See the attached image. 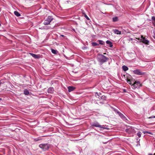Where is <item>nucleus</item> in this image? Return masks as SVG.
I'll list each match as a JSON object with an SVG mask.
<instances>
[{
  "label": "nucleus",
  "mask_w": 155,
  "mask_h": 155,
  "mask_svg": "<svg viewBox=\"0 0 155 155\" xmlns=\"http://www.w3.org/2000/svg\"><path fill=\"white\" fill-rule=\"evenodd\" d=\"M84 16L87 20H90V19L85 14H84Z\"/></svg>",
  "instance_id": "24"
},
{
  "label": "nucleus",
  "mask_w": 155,
  "mask_h": 155,
  "mask_svg": "<svg viewBox=\"0 0 155 155\" xmlns=\"http://www.w3.org/2000/svg\"><path fill=\"white\" fill-rule=\"evenodd\" d=\"M137 136L139 137H141V132H139L137 133Z\"/></svg>",
  "instance_id": "26"
},
{
  "label": "nucleus",
  "mask_w": 155,
  "mask_h": 155,
  "mask_svg": "<svg viewBox=\"0 0 155 155\" xmlns=\"http://www.w3.org/2000/svg\"><path fill=\"white\" fill-rule=\"evenodd\" d=\"M57 51L53 49H51V52L52 53L55 54H57Z\"/></svg>",
  "instance_id": "23"
},
{
  "label": "nucleus",
  "mask_w": 155,
  "mask_h": 155,
  "mask_svg": "<svg viewBox=\"0 0 155 155\" xmlns=\"http://www.w3.org/2000/svg\"><path fill=\"white\" fill-rule=\"evenodd\" d=\"M97 58L98 61L101 64L106 62L108 59V58L105 56L99 54H98Z\"/></svg>",
  "instance_id": "1"
},
{
  "label": "nucleus",
  "mask_w": 155,
  "mask_h": 155,
  "mask_svg": "<svg viewBox=\"0 0 155 155\" xmlns=\"http://www.w3.org/2000/svg\"><path fill=\"white\" fill-rule=\"evenodd\" d=\"M55 27V25H53L52 26H46L45 28L46 30L50 29H53L54 27Z\"/></svg>",
  "instance_id": "17"
},
{
  "label": "nucleus",
  "mask_w": 155,
  "mask_h": 155,
  "mask_svg": "<svg viewBox=\"0 0 155 155\" xmlns=\"http://www.w3.org/2000/svg\"><path fill=\"white\" fill-rule=\"evenodd\" d=\"M114 32L117 34H119L120 35L121 34V31H119L118 30L115 29L114 30Z\"/></svg>",
  "instance_id": "13"
},
{
  "label": "nucleus",
  "mask_w": 155,
  "mask_h": 155,
  "mask_svg": "<svg viewBox=\"0 0 155 155\" xmlns=\"http://www.w3.org/2000/svg\"><path fill=\"white\" fill-rule=\"evenodd\" d=\"M132 128L131 127H130L129 128L126 129L125 130L126 132L129 133L131 132L132 131Z\"/></svg>",
  "instance_id": "15"
},
{
  "label": "nucleus",
  "mask_w": 155,
  "mask_h": 155,
  "mask_svg": "<svg viewBox=\"0 0 155 155\" xmlns=\"http://www.w3.org/2000/svg\"><path fill=\"white\" fill-rule=\"evenodd\" d=\"M92 126L96 127H98L104 129H107L106 127H104V125H101L99 123L97 122H94L93 123Z\"/></svg>",
  "instance_id": "4"
},
{
  "label": "nucleus",
  "mask_w": 155,
  "mask_h": 155,
  "mask_svg": "<svg viewBox=\"0 0 155 155\" xmlns=\"http://www.w3.org/2000/svg\"><path fill=\"white\" fill-rule=\"evenodd\" d=\"M14 14L17 17L20 16V14L17 11H15L14 12Z\"/></svg>",
  "instance_id": "18"
},
{
  "label": "nucleus",
  "mask_w": 155,
  "mask_h": 155,
  "mask_svg": "<svg viewBox=\"0 0 155 155\" xmlns=\"http://www.w3.org/2000/svg\"><path fill=\"white\" fill-rule=\"evenodd\" d=\"M106 54V53H104V54Z\"/></svg>",
  "instance_id": "36"
},
{
  "label": "nucleus",
  "mask_w": 155,
  "mask_h": 155,
  "mask_svg": "<svg viewBox=\"0 0 155 155\" xmlns=\"http://www.w3.org/2000/svg\"><path fill=\"white\" fill-rule=\"evenodd\" d=\"M134 73L138 75H143L144 74V73L141 72L139 70H136L133 71Z\"/></svg>",
  "instance_id": "6"
},
{
  "label": "nucleus",
  "mask_w": 155,
  "mask_h": 155,
  "mask_svg": "<svg viewBox=\"0 0 155 155\" xmlns=\"http://www.w3.org/2000/svg\"><path fill=\"white\" fill-rule=\"evenodd\" d=\"M2 100V99L1 98H0V100Z\"/></svg>",
  "instance_id": "34"
},
{
  "label": "nucleus",
  "mask_w": 155,
  "mask_h": 155,
  "mask_svg": "<svg viewBox=\"0 0 155 155\" xmlns=\"http://www.w3.org/2000/svg\"><path fill=\"white\" fill-rule=\"evenodd\" d=\"M68 91L69 92H71L74 91L75 89V87L72 86H69L68 87Z\"/></svg>",
  "instance_id": "8"
},
{
  "label": "nucleus",
  "mask_w": 155,
  "mask_h": 155,
  "mask_svg": "<svg viewBox=\"0 0 155 155\" xmlns=\"http://www.w3.org/2000/svg\"><path fill=\"white\" fill-rule=\"evenodd\" d=\"M127 82L129 84L131 85L132 86V84H133V82H134V81L131 80L130 79H129L128 78H127Z\"/></svg>",
  "instance_id": "11"
},
{
  "label": "nucleus",
  "mask_w": 155,
  "mask_h": 155,
  "mask_svg": "<svg viewBox=\"0 0 155 155\" xmlns=\"http://www.w3.org/2000/svg\"><path fill=\"white\" fill-rule=\"evenodd\" d=\"M140 84L139 81H135L133 82V84H132V88L135 89L138 87V86H140Z\"/></svg>",
  "instance_id": "5"
},
{
  "label": "nucleus",
  "mask_w": 155,
  "mask_h": 155,
  "mask_svg": "<svg viewBox=\"0 0 155 155\" xmlns=\"http://www.w3.org/2000/svg\"><path fill=\"white\" fill-rule=\"evenodd\" d=\"M116 112L117 113L119 116L123 119H124L126 118V117L121 113L119 112V111H117V110H115Z\"/></svg>",
  "instance_id": "7"
},
{
  "label": "nucleus",
  "mask_w": 155,
  "mask_h": 155,
  "mask_svg": "<svg viewBox=\"0 0 155 155\" xmlns=\"http://www.w3.org/2000/svg\"><path fill=\"white\" fill-rule=\"evenodd\" d=\"M92 45L93 46H96L98 45L97 43L95 42H92Z\"/></svg>",
  "instance_id": "25"
},
{
  "label": "nucleus",
  "mask_w": 155,
  "mask_h": 155,
  "mask_svg": "<svg viewBox=\"0 0 155 155\" xmlns=\"http://www.w3.org/2000/svg\"><path fill=\"white\" fill-rule=\"evenodd\" d=\"M149 155H155V153L153 155L152 154L150 153L149 154Z\"/></svg>",
  "instance_id": "30"
},
{
  "label": "nucleus",
  "mask_w": 155,
  "mask_h": 155,
  "mask_svg": "<svg viewBox=\"0 0 155 155\" xmlns=\"http://www.w3.org/2000/svg\"><path fill=\"white\" fill-rule=\"evenodd\" d=\"M106 43L107 44L110 45L109 47H110L112 48L113 47V45H112V43L111 42L107 40L106 41Z\"/></svg>",
  "instance_id": "14"
},
{
  "label": "nucleus",
  "mask_w": 155,
  "mask_h": 155,
  "mask_svg": "<svg viewBox=\"0 0 155 155\" xmlns=\"http://www.w3.org/2000/svg\"><path fill=\"white\" fill-rule=\"evenodd\" d=\"M142 42L146 45H148L149 44V41L146 39L145 38H143V39L142 40Z\"/></svg>",
  "instance_id": "9"
},
{
  "label": "nucleus",
  "mask_w": 155,
  "mask_h": 155,
  "mask_svg": "<svg viewBox=\"0 0 155 155\" xmlns=\"http://www.w3.org/2000/svg\"><path fill=\"white\" fill-rule=\"evenodd\" d=\"M33 57L35 58H39L38 55H36L33 53H29Z\"/></svg>",
  "instance_id": "12"
},
{
  "label": "nucleus",
  "mask_w": 155,
  "mask_h": 155,
  "mask_svg": "<svg viewBox=\"0 0 155 155\" xmlns=\"http://www.w3.org/2000/svg\"><path fill=\"white\" fill-rule=\"evenodd\" d=\"M54 91V89L52 87H50L48 89V92L49 93H52Z\"/></svg>",
  "instance_id": "10"
},
{
  "label": "nucleus",
  "mask_w": 155,
  "mask_h": 155,
  "mask_svg": "<svg viewBox=\"0 0 155 155\" xmlns=\"http://www.w3.org/2000/svg\"><path fill=\"white\" fill-rule=\"evenodd\" d=\"M118 18L117 17H115L113 18V21L114 22H116L117 21Z\"/></svg>",
  "instance_id": "22"
},
{
  "label": "nucleus",
  "mask_w": 155,
  "mask_h": 155,
  "mask_svg": "<svg viewBox=\"0 0 155 155\" xmlns=\"http://www.w3.org/2000/svg\"><path fill=\"white\" fill-rule=\"evenodd\" d=\"M154 38L155 39V36L154 37Z\"/></svg>",
  "instance_id": "35"
},
{
  "label": "nucleus",
  "mask_w": 155,
  "mask_h": 155,
  "mask_svg": "<svg viewBox=\"0 0 155 155\" xmlns=\"http://www.w3.org/2000/svg\"><path fill=\"white\" fill-rule=\"evenodd\" d=\"M24 94L26 95H28L29 94V92L28 90H25L24 91Z\"/></svg>",
  "instance_id": "21"
},
{
  "label": "nucleus",
  "mask_w": 155,
  "mask_h": 155,
  "mask_svg": "<svg viewBox=\"0 0 155 155\" xmlns=\"http://www.w3.org/2000/svg\"><path fill=\"white\" fill-rule=\"evenodd\" d=\"M143 38H144L143 35L141 36V38H142V40L143 39Z\"/></svg>",
  "instance_id": "32"
},
{
  "label": "nucleus",
  "mask_w": 155,
  "mask_h": 155,
  "mask_svg": "<svg viewBox=\"0 0 155 155\" xmlns=\"http://www.w3.org/2000/svg\"><path fill=\"white\" fill-rule=\"evenodd\" d=\"M39 146L43 150L46 151L50 147V145L47 143L41 144L39 145Z\"/></svg>",
  "instance_id": "2"
},
{
  "label": "nucleus",
  "mask_w": 155,
  "mask_h": 155,
  "mask_svg": "<svg viewBox=\"0 0 155 155\" xmlns=\"http://www.w3.org/2000/svg\"><path fill=\"white\" fill-rule=\"evenodd\" d=\"M40 140V139H35L34 140L35 141H38V140Z\"/></svg>",
  "instance_id": "29"
},
{
  "label": "nucleus",
  "mask_w": 155,
  "mask_h": 155,
  "mask_svg": "<svg viewBox=\"0 0 155 155\" xmlns=\"http://www.w3.org/2000/svg\"><path fill=\"white\" fill-rule=\"evenodd\" d=\"M105 98V97L104 96H102L101 98L102 99H104Z\"/></svg>",
  "instance_id": "28"
},
{
  "label": "nucleus",
  "mask_w": 155,
  "mask_h": 155,
  "mask_svg": "<svg viewBox=\"0 0 155 155\" xmlns=\"http://www.w3.org/2000/svg\"><path fill=\"white\" fill-rule=\"evenodd\" d=\"M53 19V18H52L51 17L49 16L45 20L44 24L45 25H48L49 24Z\"/></svg>",
  "instance_id": "3"
},
{
  "label": "nucleus",
  "mask_w": 155,
  "mask_h": 155,
  "mask_svg": "<svg viewBox=\"0 0 155 155\" xmlns=\"http://www.w3.org/2000/svg\"><path fill=\"white\" fill-rule=\"evenodd\" d=\"M153 117L155 118V116H154Z\"/></svg>",
  "instance_id": "33"
},
{
  "label": "nucleus",
  "mask_w": 155,
  "mask_h": 155,
  "mask_svg": "<svg viewBox=\"0 0 155 155\" xmlns=\"http://www.w3.org/2000/svg\"><path fill=\"white\" fill-rule=\"evenodd\" d=\"M143 133L144 134H146V133H148V134H152L150 132H148V131H144L143 132Z\"/></svg>",
  "instance_id": "27"
},
{
  "label": "nucleus",
  "mask_w": 155,
  "mask_h": 155,
  "mask_svg": "<svg viewBox=\"0 0 155 155\" xmlns=\"http://www.w3.org/2000/svg\"><path fill=\"white\" fill-rule=\"evenodd\" d=\"M123 70L124 71H126L128 69V68L125 65H124L122 67Z\"/></svg>",
  "instance_id": "19"
},
{
  "label": "nucleus",
  "mask_w": 155,
  "mask_h": 155,
  "mask_svg": "<svg viewBox=\"0 0 155 155\" xmlns=\"http://www.w3.org/2000/svg\"><path fill=\"white\" fill-rule=\"evenodd\" d=\"M151 19L152 20V23L153 24L154 26L155 27V17L152 16V17Z\"/></svg>",
  "instance_id": "16"
},
{
  "label": "nucleus",
  "mask_w": 155,
  "mask_h": 155,
  "mask_svg": "<svg viewBox=\"0 0 155 155\" xmlns=\"http://www.w3.org/2000/svg\"><path fill=\"white\" fill-rule=\"evenodd\" d=\"M98 41L99 44L101 45H104V42L102 41L99 40Z\"/></svg>",
  "instance_id": "20"
},
{
  "label": "nucleus",
  "mask_w": 155,
  "mask_h": 155,
  "mask_svg": "<svg viewBox=\"0 0 155 155\" xmlns=\"http://www.w3.org/2000/svg\"><path fill=\"white\" fill-rule=\"evenodd\" d=\"M61 36L62 37H64L65 36H64V35H61Z\"/></svg>",
  "instance_id": "31"
}]
</instances>
